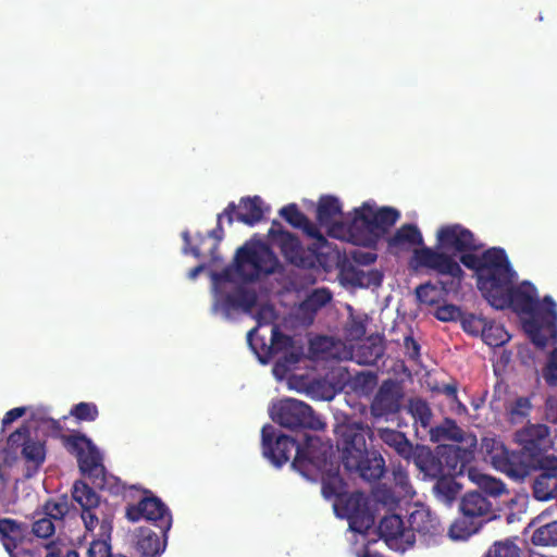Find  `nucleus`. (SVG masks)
<instances>
[{"label":"nucleus","mask_w":557,"mask_h":557,"mask_svg":"<svg viewBox=\"0 0 557 557\" xmlns=\"http://www.w3.org/2000/svg\"><path fill=\"white\" fill-rule=\"evenodd\" d=\"M25 412H26L25 407H15V408L9 410L2 419V425L7 426V425L13 423L15 420L23 417L25 414Z\"/></svg>","instance_id":"nucleus-54"},{"label":"nucleus","mask_w":557,"mask_h":557,"mask_svg":"<svg viewBox=\"0 0 557 557\" xmlns=\"http://www.w3.org/2000/svg\"><path fill=\"white\" fill-rule=\"evenodd\" d=\"M299 228L302 230L307 236L317 240V244H314L313 247L317 250L327 244V240L321 231L308 218L304 225L299 226Z\"/></svg>","instance_id":"nucleus-50"},{"label":"nucleus","mask_w":557,"mask_h":557,"mask_svg":"<svg viewBox=\"0 0 557 557\" xmlns=\"http://www.w3.org/2000/svg\"><path fill=\"white\" fill-rule=\"evenodd\" d=\"M14 557H39V555L30 549L21 548L14 554Z\"/></svg>","instance_id":"nucleus-59"},{"label":"nucleus","mask_w":557,"mask_h":557,"mask_svg":"<svg viewBox=\"0 0 557 557\" xmlns=\"http://www.w3.org/2000/svg\"><path fill=\"white\" fill-rule=\"evenodd\" d=\"M235 271L246 283L278 272L282 267L274 251L265 244L244 245L237 249Z\"/></svg>","instance_id":"nucleus-9"},{"label":"nucleus","mask_w":557,"mask_h":557,"mask_svg":"<svg viewBox=\"0 0 557 557\" xmlns=\"http://www.w3.org/2000/svg\"><path fill=\"white\" fill-rule=\"evenodd\" d=\"M280 338L289 339L287 336H285L283 333L278 331V327L274 325L272 327V344H275Z\"/></svg>","instance_id":"nucleus-60"},{"label":"nucleus","mask_w":557,"mask_h":557,"mask_svg":"<svg viewBox=\"0 0 557 557\" xmlns=\"http://www.w3.org/2000/svg\"><path fill=\"white\" fill-rule=\"evenodd\" d=\"M486 322L487 319L473 313L462 314L461 318V325L463 331L473 336L482 335Z\"/></svg>","instance_id":"nucleus-42"},{"label":"nucleus","mask_w":557,"mask_h":557,"mask_svg":"<svg viewBox=\"0 0 557 557\" xmlns=\"http://www.w3.org/2000/svg\"><path fill=\"white\" fill-rule=\"evenodd\" d=\"M271 418L281 426L292 431H320L325 428V423L314 413L311 406L294 398L282 399L275 405L271 410Z\"/></svg>","instance_id":"nucleus-12"},{"label":"nucleus","mask_w":557,"mask_h":557,"mask_svg":"<svg viewBox=\"0 0 557 557\" xmlns=\"http://www.w3.org/2000/svg\"><path fill=\"white\" fill-rule=\"evenodd\" d=\"M98 535L100 539L94 540L90 543V546L88 548V556L89 557H113L111 555V545H110V539L111 533L109 536H101L99 533Z\"/></svg>","instance_id":"nucleus-45"},{"label":"nucleus","mask_w":557,"mask_h":557,"mask_svg":"<svg viewBox=\"0 0 557 557\" xmlns=\"http://www.w3.org/2000/svg\"><path fill=\"white\" fill-rule=\"evenodd\" d=\"M531 542L536 546H557V520L535 529Z\"/></svg>","instance_id":"nucleus-37"},{"label":"nucleus","mask_w":557,"mask_h":557,"mask_svg":"<svg viewBox=\"0 0 557 557\" xmlns=\"http://www.w3.org/2000/svg\"><path fill=\"white\" fill-rule=\"evenodd\" d=\"M347 333L351 339H361L367 333V326L364 321L361 319H354L349 327L347 329Z\"/></svg>","instance_id":"nucleus-52"},{"label":"nucleus","mask_w":557,"mask_h":557,"mask_svg":"<svg viewBox=\"0 0 557 557\" xmlns=\"http://www.w3.org/2000/svg\"><path fill=\"white\" fill-rule=\"evenodd\" d=\"M264 216L263 200L259 196L243 197L236 205L234 220L253 226Z\"/></svg>","instance_id":"nucleus-24"},{"label":"nucleus","mask_w":557,"mask_h":557,"mask_svg":"<svg viewBox=\"0 0 557 557\" xmlns=\"http://www.w3.org/2000/svg\"><path fill=\"white\" fill-rule=\"evenodd\" d=\"M516 441L521 446L520 450L503 449L492 459L494 466L516 480L528 476L527 462L535 458L546 456V450L552 447L549 428L545 424H528L516 433Z\"/></svg>","instance_id":"nucleus-6"},{"label":"nucleus","mask_w":557,"mask_h":557,"mask_svg":"<svg viewBox=\"0 0 557 557\" xmlns=\"http://www.w3.org/2000/svg\"><path fill=\"white\" fill-rule=\"evenodd\" d=\"M70 414L78 421H95L99 416V410L96 404L82 401L74 405Z\"/></svg>","instance_id":"nucleus-41"},{"label":"nucleus","mask_w":557,"mask_h":557,"mask_svg":"<svg viewBox=\"0 0 557 557\" xmlns=\"http://www.w3.org/2000/svg\"><path fill=\"white\" fill-rule=\"evenodd\" d=\"M441 392L453 400L457 399V385L455 383L444 384Z\"/></svg>","instance_id":"nucleus-57"},{"label":"nucleus","mask_w":557,"mask_h":557,"mask_svg":"<svg viewBox=\"0 0 557 557\" xmlns=\"http://www.w3.org/2000/svg\"><path fill=\"white\" fill-rule=\"evenodd\" d=\"M385 346L381 337L370 336L356 350V361L363 366H374L384 356Z\"/></svg>","instance_id":"nucleus-31"},{"label":"nucleus","mask_w":557,"mask_h":557,"mask_svg":"<svg viewBox=\"0 0 557 557\" xmlns=\"http://www.w3.org/2000/svg\"><path fill=\"white\" fill-rule=\"evenodd\" d=\"M21 455L26 463L25 479L33 478L46 460V446L40 441L30 438L24 443Z\"/></svg>","instance_id":"nucleus-27"},{"label":"nucleus","mask_w":557,"mask_h":557,"mask_svg":"<svg viewBox=\"0 0 557 557\" xmlns=\"http://www.w3.org/2000/svg\"><path fill=\"white\" fill-rule=\"evenodd\" d=\"M468 476L478 486L480 490L479 493H482L490 499H496L503 494L508 493L506 485L502 480L482 473L478 469L470 468L468 471Z\"/></svg>","instance_id":"nucleus-28"},{"label":"nucleus","mask_w":557,"mask_h":557,"mask_svg":"<svg viewBox=\"0 0 557 557\" xmlns=\"http://www.w3.org/2000/svg\"><path fill=\"white\" fill-rule=\"evenodd\" d=\"M379 533L386 542L398 540L404 536V521L398 515L384 517L379 524Z\"/></svg>","instance_id":"nucleus-35"},{"label":"nucleus","mask_w":557,"mask_h":557,"mask_svg":"<svg viewBox=\"0 0 557 557\" xmlns=\"http://www.w3.org/2000/svg\"><path fill=\"white\" fill-rule=\"evenodd\" d=\"M258 296L255 290L239 286L234 292L222 295L218 300L223 311L228 314L232 310L251 311L257 305Z\"/></svg>","instance_id":"nucleus-23"},{"label":"nucleus","mask_w":557,"mask_h":557,"mask_svg":"<svg viewBox=\"0 0 557 557\" xmlns=\"http://www.w3.org/2000/svg\"><path fill=\"white\" fill-rule=\"evenodd\" d=\"M461 315L460 309L455 305L438 307L435 317L444 322L457 320Z\"/></svg>","instance_id":"nucleus-51"},{"label":"nucleus","mask_w":557,"mask_h":557,"mask_svg":"<svg viewBox=\"0 0 557 557\" xmlns=\"http://www.w3.org/2000/svg\"><path fill=\"white\" fill-rule=\"evenodd\" d=\"M321 492L325 499L336 498V513L346 518L349 529L356 533L366 534L374 524V516L370 510L369 499L363 492H345L346 483L339 474V466L330 463L323 471Z\"/></svg>","instance_id":"nucleus-5"},{"label":"nucleus","mask_w":557,"mask_h":557,"mask_svg":"<svg viewBox=\"0 0 557 557\" xmlns=\"http://www.w3.org/2000/svg\"><path fill=\"white\" fill-rule=\"evenodd\" d=\"M436 289L437 287L431 282L420 284L416 287L417 299L422 304L433 306L437 302L435 297Z\"/></svg>","instance_id":"nucleus-47"},{"label":"nucleus","mask_w":557,"mask_h":557,"mask_svg":"<svg viewBox=\"0 0 557 557\" xmlns=\"http://www.w3.org/2000/svg\"><path fill=\"white\" fill-rule=\"evenodd\" d=\"M408 410L416 423L422 428H429L432 419V411L429 404L422 398H411L408 404Z\"/></svg>","instance_id":"nucleus-38"},{"label":"nucleus","mask_w":557,"mask_h":557,"mask_svg":"<svg viewBox=\"0 0 557 557\" xmlns=\"http://www.w3.org/2000/svg\"><path fill=\"white\" fill-rule=\"evenodd\" d=\"M337 447L342 451V462L349 472H357L368 482L381 480L386 471L385 460L380 451L369 450L366 429L361 423L343 426Z\"/></svg>","instance_id":"nucleus-7"},{"label":"nucleus","mask_w":557,"mask_h":557,"mask_svg":"<svg viewBox=\"0 0 557 557\" xmlns=\"http://www.w3.org/2000/svg\"><path fill=\"white\" fill-rule=\"evenodd\" d=\"M72 498L82 508V519L88 531L99 528L101 536H109L112 532L113 511L107 502H101L100 496L86 482L77 480L71 490Z\"/></svg>","instance_id":"nucleus-10"},{"label":"nucleus","mask_w":557,"mask_h":557,"mask_svg":"<svg viewBox=\"0 0 557 557\" xmlns=\"http://www.w3.org/2000/svg\"><path fill=\"white\" fill-rule=\"evenodd\" d=\"M331 299H332V295L325 288L314 290L311 296V300L319 306L326 305Z\"/></svg>","instance_id":"nucleus-55"},{"label":"nucleus","mask_w":557,"mask_h":557,"mask_svg":"<svg viewBox=\"0 0 557 557\" xmlns=\"http://www.w3.org/2000/svg\"><path fill=\"white\" fill-rule=\"evenodd\" d=\"M543 376L549 386H557V348L549 354L546 368L543 370Z\"/></svg>","instance_id":"nucleus-49"},{"label":"nucleus","mask_w":557,"mask_h":557,"mask_svg":"<svg viewBox=\"0 0 557 557\" xmlns=\"http://www.w3.org/2000/svg\"><path fill=\"white\" fill-rule=\"evenodd\" d=\"M263 456L277 468H281L294 453L292 466L302 474L310 466L321 469L327 466L331 447L325 446L318 436L306 435L305 444L300 445L295 438L278 433L271 424L261 430Z\"/></svg>","instance_id":"nucleus-3"},{"label":"nucleus","mask_w":557,"mask_h":557,"mask_svg":"<svg viewBox=\"0 0 557 557\" xmlns=\"http://www.w3.org/2000/svg\"><path fill=\"white\" fill-rule=\"evenodd\" d=\"M342 214L339 200L331 195L321 196L317 207V220L321 225L329 226L336 216Z\"/></svg>","instance_id":"nucleus-33"},{"label":"nucleus","mask_w":557,"mask_h":557,"mask_svg":"<svg viewBox=\"0 0 557 557\" xmlns=\"http://www.w3.org/2000/svg\"><path fill=\"white\" fill-rule=\"evenodd\" d=\"M159 535L149 528H139L136 532V549L141 557H157L163 552Z\"/></svg>","instance_id":"nucleus-30"},{"label":"nucleus","mask_w":557,"mask_h":557,"mask_svg":"<svg viewBox=\"0 0 557 557\" xmlns=\"http://www.w3.org/2000/svg\"><path fill=\"white\" fill-rule=\"evenodd\" d=\"M269 237L288 263L301 269L314 267L317 249L311 247L305 248L298 236L284 230L281 222L276 220L272 222Z\"/></svg>","instance_id":"nucleus-13"},{"label":"nucleus","mask_w":557,"mask_h":557,"mask_svg":"<svg viewBox=\"0 0 557 557\" xmlns=\"http://www.w3.org/2000/svg\"><path fill=\"white\" fill-rule=\"evenodd\" d=\"M404 347L409 359L417 360L420 357V345L411 335L405 336Z\"/></svg>","instance_id":"nucleus-53"},{"label":"nucleus","mask_w":557,"mask_h":557,"mask_svg":"<svg viewBox=\"0 0 557 557\" xmlns=\"http://www.w3.org/2000/svg\"><path fill=\"white\" fill-rule=\"evenodd\" d=\"M45 548L47 549L46 557H79L76 549L62 542H50Z\"/></svg>","instance_id":"nucleus-46"},{"label":"nucleus","mask_w":557,"mask_h":557,"mask_svg":"<svg viewBox=\"0 0 557 557\" xmlns=\"http://www.w3.org/2000/svg\"><path fill=\"white\" fill-rule=\"evenodd\" d=\"M473 252H460L459 260L467 269L474 271L478 288L484 297L510 261L506 251L499 247L488 248L481 256Z\"/></svg>","instance_id":"nucleus-11"},{"label":"nucleus","mask_w":557,"mask_h":557,"mask_svg":"<svg viewBox=\"0 0 557 557\" xmlns=\"http://www.w3.org/2000/svg\"><path fill=\"white\" fill-rule=\"evenodd\" d=\"M29 533L27 523L11 518L0 519V537L10 557H14Z\"/></svg>","instance_id":"nucleus-20"},{"label":"nucleus","mask_w":557,"mask_h":557,"mask_svg":"<svg viewBox=\"0 0 557 557\" xmlns=\"http://www.w3.org/2000/svg\"><path fill=\"white\" fill-rule=\"evenodd\" d=\"M481 337L484 343L491 347H500L510 339V335L503 325L488 320L484 326Z\"/></svg>","instance_id":"nucleus-36"},{"label":"nucleus","mask_w":557,"mask_h":557,"mask_svg":"<svg viewBox=\"0 0 557 557\" xmlns=\"http://www.w3.org/2000/svg\"><path fill=\"white\" fill-rule=\"evenodd\" d=\"M399 218L400 212L395 208H377L374 202L366 201L354 210L348 225L336 224L331 228V234L357 246L374 248Z\"/></svg>","instance_id":"nucleus-4"},{"label":"nucleus","mask_w":557,"mask_h":557,"mask_svg":"<svg viewBox=\"0 0 557 557\" xmlns=\"http://www.w3.org/2000/svg\"><path fill=\"white\" fill-rule=\"evenodd\" d=\"M393 476L395 483L401 487H405L409 483L408 473L400 467L393 470Z\"/></svg>","instance_id":"nucleus-56"},{"label":"nucleus","mask_w":557,"mask_h":557,"mask_svg":"<svg viewBox=\"0 0 557 557\" xmlns=\"http://www.w3.org/2000/svg\"><path fill=\"white\" fill-rule=\"evenodd\" d=\"M516 277L509 263L484 298L497 310L511 309L522 317L523 329L531 342L544 349L549 339H557V305L550 296L540 301L536 287L528 281L515 285Z\"/></svg>","instance_id":"nucleus-1"},{"label":"nucleus","mask_w":557,"mask_h":557,"mask_svg":"<svg viewBox=\"0 0 557 557\" xmlns=\"http://www.w3.org/2000/svg\"><path fill=\"white\" fill-rule=\"evenodd\" d=\"M473 457L471 449L458 445H445L440 448L441 466L445 475L462 474Z\"/></svg>","instance_id":"nucleus-18"},{"label":"nucleus","mask_w":557,"mask_h":557,"mask_svg":"<svg viewBox=\"0 0 557 557\" xmlns=\"http://www.w3.org/2000/svg\"><path fill=\"white\" fill-rule=\"evenodd\" d=\"M532 409L529 397H518L508 409V413L512 422H520L527 418Z\"/></svg>","instance_id":"nucleus-43"},{"label":"nucleus","mask_w":557,"mask_h":557,"mask_svg":"<svg viewBox=\"0 0 557 557\" xmlns=\"http://www.w3.org/2000/svg\"><path fill=\"white\" fill-rule=\"evenodd\" d=\"M215 280L218 282H232L233 281V271L231 269H224L222 272L215 275Z\"/></svg>","instance_id":"nucleus-58"},{"label":"nucleus","mask_w":557,"mask_h":557,"mask_svg":"<svg viewBox=\"0 0 557 557\" xmlns=\"http://www.w3.org/2000/svg\"><path fill=\"white\" fill-rule=\"evenodd\" d=\"M125 517L131 522H138L141 519L149 521L159 528L164 536L173 521L169 507L149 490H144L143 497L136 504L126 506Z\"/></svg>","instance_id":"nucleus-15"},{"label":"nucleus","mask_w":557,"mask_h":557,"mask_svg":"<svg viewBox=\"0 0 557 557\" xmlns=\"http://www.w3.org/2000/svg\"><path fill=\"white\" fill-rule=\"evenodd\" d=\"M379 438L391 449H393L399 457L410 461L414 453L413 444L407 438L405 433L389 429L382 428L377 430Z\"/></svg>","instance_id":"nucleus-26"},{"label":"nucleus","mask_w":557,"mask_h":557,"mask_svg":"<svg viewBox=\"0 0 557 557\" xmlns=\"http://www.w3.org/2000/svg\"><path fill=\"white\" fill-rule=\"evenodd\" d=\"M482 244L475 238L474 234L461 224H448L438 228L436 233L435 250L431 247L414 248L410 265L418 269H426L436 272L440 275H448L457 280V286L465 277V271L454 257L460 252L478 251Z\"/></svg>","instance_id":"nucleus-2"},{"label":"nucleus","mask_w":557,"mask_h":557,"mask_svg":"<svg viewBox=\"0 0 557 557\" xmlns=\"http://www.w3.org/2000/svg\"><path fill=\"white\" fill-rule=\"evenodd\" d=\"M362 258H363V260H362L363 263L370 264L375 261L376 255L369 252V253L362 255Z\"/></svg>","instance_id":"nucleus-64"},{"label":"nucleus","mask_w":557,"mask_h":557,"mask_svg":"<svg viewBox=\"0 0 557 557\" xmlns=\"http://www.w3.org/2000/svg\"><path fill=\"white\" fill-rule=\"evenodd\" d=\"M528 475L535 472L532 491L535 499L547 502L557 498V456L546 455L527 462Z\"/></svg>","instance_id":"nucleus-16"},{"label":"nucleus","mask_w":557,"mask_h":557,"mask_svg":"<svg viewBox=\"0 0 557 557\" xmlns=\"http://www.w3.org/2000/svg\"><path fill=\"white\" fill-rule=\"evenodd\" d=\"M404 397L401 382L394 379L384 380L371 400V416L376 419L395 416L401 409Z\"/></svg>","instance_id":"nucleus-17"},{"label":"nucleus","mask_w":557,"mask_h":557,"mask_svg":"<svg viewBox=\"0 0 557 557\" xmlns=\"http://www.w3.org/2000/svg\"><path fill=\"white\" fill-rule=\"evenodd\" d=\"M387 246L391 250L409 251L410 249L423 246V236L416 224L406 223L387 238Z\"/></svg>","instance_id":"nucleus-22"},{"label":"nucleus","mask_w":557,"mask_h":557,"mask_svg":"<svg viewBox=\"0 0 557 557\" xmlns=\"http://www.w3.org/2000/svg\"><path fill=\"white\" fill-rule=\"evenodd\" d=\"M458 517L449 527L448 535L451 540H467L475 534L483 522L495 517L493 502L478 491L467 492L459 502Z\"/></svg>","instance_id":"nucleus-8"},{"label":"nucleus","mask_w":557,"mask_h":557,"mask_svg":"<svg viewBox=\"0 0 557 557\" xmlns=\"http://www.w3.org/2000/svg\"><path fill=\"white\" fill-rule=\"evenodd\" d=\"M280 215L293 227L299 228L307 221V216L298 209L296 203H288L280 210Z\"/></svg>","instance_id":"nucleus-44"},{"label":"nucleus","mask_w":557,"mask_h":557,"mask_svg":"<svg viewBox=\"0 0 557 557\" xmlns=\"http://www.w3.org/2000/svg\"><path fill=\"white\" fill-rule=\"evenodd\" d=\"M203 268H205V267H203L202 264H199V265H197V267L193 268V269L189 271L188 276H189L190 278H196V277L199 275V273L203 270Z\"/></svg>","instance_id":"nucleus-63"},{"label":"nucleus","mask_w":557,"mask_h":557,"mask_svg":"<svg viewBox=\"0 0 557 557\" xmlns=\"http://www.w3.org/2000/svg\"><path fill=\"white\" fill-rule=\"evenodd\" d=\"M465 433L458 426L455 420L446 418L440 425L430 429V438L434 443L443 441H453L460 443L463 441Z\"/></svg>","instance_id":"nucleus-32"},{"label":"nucleus","mask_w":557,"mask_h":557,"mask_svg":"<svg viewBox=\"0 0 557 557\" xmlns=\"http://www.w3.org/2000/svg\"><path fill=\"white\" fill-rule=\"evenodd\" d=\"M71 510V504L66 495L47 499L40 509L35 511V517L45 515L50 520L57 522L60 528L63 527L64 518Z\"/></svg>","instance_id":"nucleus-29"},{"label":"nucleus","mask_w":557,"mask_h":557,"mask_svg":"<svg viewBox=\"0 0 557 557\" xmlns=\"http://www.w3.org/2000/svg\"><path fill=\"white\" fill-rule=\"evenodd\" d=\"M33 519L30 532L38 539H49L55 533V530L60 528L57 525V522L50 520L45 515L35 517L34 513Z\"/></svg>","instance_id":"nucleus-39"},{"label":"nucleus","mask_w":557,"mask_h":557,"mask_svg":"<svg viewBox=\"0 0 557 557\" xmlns=\"http://www.w3.org/2000/svg\"><path fill=\"white\" fill-rule=\"evenodd\" d=\"M436 498L445 505H451L456 499L460 485L455 481L453 475L441 474L433 486Z\"/></svg>","instance_id":"nucleus-34"},{"label":"nucleus","mask_w":557,"mask_h":557,"mask_svg":"<svg viewBox=\"0 0 557 557\" xmlns=\"http://www.w3.org/2000/svg\"><path fill=\"white\" fill-rule=\"evenodd\" d=\"M485 557H522V552L513 541L507 539L495 542Z\"/></svg>","instance_id":"nucleus-40"},{"label":"nucleus","mask_w":557,"mask_h":557,"mask_svg":"<svg viewBox=\"0 0 557 557\" xmlns=\"http://www.w3.org/2000/svg\"><path fill=\"white\" fill-rule=\"evenodd\" d=\"M257 331L258 327H253L247 333V342L253 350H256V347L253 346V336L257 334Z\"/></svg>","instance_id":"nucleus-62"},{"label":"nucleus","mask_w":557,"mask_h":557,"mask_svg":"<svg viewBox=\"0 0 557 557\" xmlns=\"http://www.w3.org/2000/svg\"><path fill=\"white\" fill-rule=\"evenodd\" d=\"M60 440L64 448L77 459L78 469L82 474L102 481L104 467L101 462V455L97 446L85 434L75 433L61 435Z\"/></svg>","instance_id":"nucleus-14"},{"label":"nucleus","mask_w":557,"mask_h":557,"mask_svg":"<svg viewBox=\"0 0 557 557\" xmlns=\"http://www.w3.org/2000/svg\"><path fill=\"white\" fill-rule=\"evenodd\" d=\"M413 450L411 460L421 472L431 478L444 474V469L441 466L440 449L434 455L428 446L418 444Z\"/></svg>","instance_id":"nucleus-25"},{"label":"nucleus","mask_w":557,"mask_h":557,"mask_svg":"<svg viewBox=\"0 0 557 557\" xmlns=\"http://www.w3.org/2000/svg\"><path fill=\"white\" fill-rule=\"evenodd\" d=\"M408 523L412 532L422 536L435 537L445 531L440 519L424 506L418 507L410 513Z\"/></svg>","instance_id":"nucleus-19"},{"label":"nucleus","mask_w":557,"mask_h":557,"mask_svg":"<svg viewBox=\"0 0 557 557\" xmlns=\"http://www.w3.org/2000/svg\"><path fill=\"white\" fill-rule=\"evenodd\" d=\"M50 429L53 431V433L57 435V436H61L62 434L61 431H62V426L60 424V422L58 420H51L50 421Z\"/></svg>","instance_id":"nucleus-61"},{"label":"nucleus","mask_w":557,"mask_h":557,"mask_svg":"<svg viewBox=\"0 0 557 557\" xmlns=\"http://www.w3.org/2000/svg\"><path fill=\"white\" fill-rule=\"evenodd\" d=\"M235 211H236V205H235V202L232 201L227 205V207L224 209V211L222 213L218 214V224L214 230L210 231L207 236L199 234V233L196 235L198 244L190 247L189 252L196 258L205 257L206 253L201 250V245L205 244V242H207L208 237H213L215 239V243L210 248L208 256H210L211 259H213V260L216 259L215 251L218 250L219 243L224 237V230H223L221 220L223 216H225L227 219L228 224H232L234 222Z\"/></svg>","instance_id":"nucleus-21"},{"label":"nucleus","mask_w":557,"mask_h":557,"mask_svg":"<svg viewBox=\"0 0 557 557\" xmlns=\"http://www.w3.org/2000/svg\"><path fill=\"white\" fill-rule=\"evenodd\" d=\"M30 438L32 437L29 426L22 425L10 434V436L8 437V445L12 449H16L18 447L23 448L24 443H26V441H29Z\"/></svg>","instance_id":"nucleus-48"}]
</instances>
